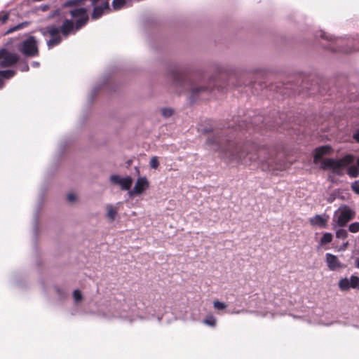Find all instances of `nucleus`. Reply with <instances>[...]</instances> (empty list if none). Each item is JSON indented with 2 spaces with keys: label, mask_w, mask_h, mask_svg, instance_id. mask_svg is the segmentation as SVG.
Segmentation results:
<instances>
[{
  "label": "nucleus",
  "mask_w": 359,
  "mask_h": 359,
  "mask_svg": "<svg viewBox=\"0 0 359 359\" xmlns=\"http://www.w3.org/2000/svg\"><path fill=\"white\" fill-rule=\"evenodd\" d=\"M4 86V81L1 77H0V88H1Z\"/></svg>",
  "instance_id": "nucleus-42"
},
{
  "label": "nucleus",
  "mask_w": 359,
  "mask_h": 359,
  "mask_svg": "<svg viewBox=\"0 0 359 359\" xmlns=\"http://www.w3.org/2000/svg\"><path fill=\"white\" fill-rule=\"evenodd\" d=\"M213 306L215 309L221 311L226 309L227 305L224 302L219 301H215L213 302Z\"/></svg>",
  "instance_id": "nucleus-31"
},
{
  "label": "nucleus",
  "mask_w": 359,
  "mask_h": 359,
  "mask_svg": "<svg viewBox=\"0 0 359 359\" xmlns=\"http://www.w3.org/2000/svg\"><path fill=\"white\" fill-rule=\"evenodd\" d=\"M87 0H67L65 1L61 6V8H57L52 11L51 16L55 17L60 15H65L66 14L70 15V11L74 9L84 8L88 17V22L89 21V15L88 10L85 7H82Z\"/></svg>",
  "instance_id": "nucleus-7"
},
{
  "label": "nucleus",
  "mask_w": 359,
  "mask_h": 359,
  "mask_svg": "<svg viewBox=\"0 0 359 359\" xmlns=\"http://www.w3.org/2000/svg\"><path fill=\"white\" fill-rule=\"evenodd\" d=\"M19 61L17 54L8 51L6 48L1 49V60L0 66L1 67H11Z\"/></svg>",
  "instance_id": "nucleus-11"
},
{
  "label": "nucleus",
  "mask_w": 359,
  "mask_h": 359,
  "mask_svg": "<svg viewBox=\"0 0 359 359\" xmlns=\"http://www.w3.org/2000/svg\"><path fill=\"white\" fill-rule=\"evenodd\" d=\"M149 186V182L145 177H140L137 179L135 185L130 194H141L143 191L147 189Z\"/></svg>",
  "instance_id": "nucleus-13"
},
{
  "label": "nucleus",
  "mask_w": 359,
  "mask_h": 359,
  "mask_svg": "<svg viewBox=\"0 0 359 359\" xmlns=\"http://www.w3.org/2000/svg\"><path fill=\"white\" fill-rule=\"evenodd\" d=\"M149 165L153 169H157L159 166V162L156 156H153L149 162Z\"/></svg>",
  "instance_id": "nucleus-32"
},
{
  "label": "nucleus",
  "mask_w": 359,
  "mask_h": 359,
  "mask_svg": "<svg viewBox=\"0 0 359 359\" xmlns=\"http://www.w3.org/2000/svg\"><path fill=\"white\" fill-rule=\"evenodd\" d=\"M339 287L341 290H348L350 289L349 280L346 278H342L339 282Z\"/></svg>",
  "instance_id": "nucleus-23"
},
{
  "label": "nucleus",
  "mask_w": 359,
  "mask_h": 359,
  "mask_svg": "<svg viewBox=\"0 0 359 359\" xmlns=\"http://www.w3.org/2000/svg\"><path fill=\"white\" fill-rule=\"evenodd\" d=\"M76 199V196L74 194L70 193L67 195V200L69 202H74Z\"/></svg>",
  "instance_id": "nucleus-36"
},
{
  "label": "nucleus",
  "mask_w": 359,
  "mask_h": 359,
  "mask_svg": "<svg viewBox=\"0 0 359 359\" xmlns=\"http://www.w3.org/2000/svg\"><path fill=\"white\" fill-rule=\"evenodd\" d=\"M161 115L165 118H169L172 116L174 110L172 108H162Z\"/></svg>",
  "instance_id": "nucleus-29"
},
{
  "label": "nucleus",
  "mask_w": 359,
  "mask_h": 359,
  "mask_svg": "<svg viewBox=\"0 0 359 359\" xmlns=\"http://www.w3.org/2000/svg\"><path fill=\"white\" fill-rule=\"evenodd\" d=\"M350 288L359 289V278L355 276H351L349 280Z\"/></svg>",
  "instance_id": "nucleus-22"
},
{
  "label": "nucleus",
  "mask_w": 359,
  "mask_h": 359,
  "mask_svg": "<svg viewBox=\"0 0 359 359\" xmlns=\"http://www.w3.org/2000/svg\"><path fill=\"white\" fill-rule=\"evenodd\" d=\"M32 65L34 67H38L39 66V62H33Z\"/></svg>",
  "instance_id": "nucleus-40"
},
{
  "label": "nucleus",
  "mask_w": 359,
  "mask_h": 359,
  "mask_svg": "<svg viewBox=\"0 0 359 359\" xmlns=\"http://www.w3.org/2000/svg\"><path fill=\"white\" fill-rule=\"evenodd\" d=\"M348 230L352 233H357L359 231V222H355L351 224L348 226Z\"/></svg>",
  "instance_id": "nucleus-34"
},
{
  "label": "nucleus",
  "mask_w": 359,
  "mask_h": 359,
  "mask_svg": "<svg viewBox=\"0 0 359 359\" xmlns=\"http://www.w3.org/2000/svg\"><path fill=\"white\" fill-rule=\"evenodd\" d=\"M357 165L359 167V158L357 160Z\"/></svg>",
  "instance_id": "nucleus-44"
},
{
  "label": "nucleus",
  "mask_w": 359,
  "mask_h": 359,
  "mask_svg": "<svg viewBox=\"0 0 359 359\" xmlns=\"http://www.w3.org/2000/svg\"><path fill=\"white\" fill-rule=\"evenodd\" d=\"M18 68L21 72H28L29 67L26 61H21L18 65Z\"/></svg>",
  "instance_id": "nucleus-33"
},
{
  "label": "nucleus",
  "mask_w": 359,
  "mask_h": 359,
  "mask_svg": "<svg viewBox=\"0 0 359 359\" xmlns=\"http://www.w3.org/2000/svg\"><path fill=\"white\" fill-rule=\"evenodd\" d=\"M20 53L28 57H36L39 55L37 41L34 36L25 39L18 48Z\"/></svg>",
  "instance_id": "nucleus-8"
},
{
  "label": "nucleus",
  "mask_w": 359,
  "mask_h": 359,
  "mask_svg": "<svg viewBox=\"0 0 359 359\" xmlns=\"http://www.w3.org/2000/svg\"><path fill=\"white\" fill-rule=\"evenodd\" d=\"M247 74H244L241 75V76L238 79L237 86H248L250 84H252L253 86L256 84V82H252V81H243V79H244Z\"/></svg>",
  "instance_id": "nucleus-28"
},
{
  "label": "nucleus",
  "mask_w": 359,
  "mask_h": 359,
  "mask_svg": "<svg viewBox=\"0 0 359 359\" xmlns=\"http://www.w3.org/2000/svg\"><path fill=\"white\" fill-rule=\"evenodd\" d=\"M355 217V212L348 206H344L339 210V212H335L334 221H336L337 225L341 227L345 226L346 224L353 219Z\"/></svg>",
  "instance_id": "nucleus-10"
},
{
  "label": "nucleus",
  "mask_w": 359,
  "mask_h": 359,
  "mask_svg": "<svg viewBox=\"0 0 359 359\" xmlns=\"http://www.w3.org/2000/svg\"><path fill=\"white\" fill-rule=\"evenodd\" d=\"M347 245H348V242H346V243H344L343 245L341 247V249L345 250L346 248Z\"/></svg>",
  "instance_id": "nucleus-41"
},
{
  "label": "nucleus",
  "mask_w": 359,
  "mask_h": 359,
  "mask_svg": "<svg viewBox=\"0 0 359 359\" xmlns=\"http://www.w3.org/2000/svg\"><path fill=\"white\" fill-rule=\"evenodd\" d=\"M70 15L72 18H65L59 27L55 25H50L39 29L43 36L48 35L51 36L46 42L48 49L53 48L62 42V38L60 34L67 38L70 34H75L88 24V17L84 8L72 10Z\"/></svg>",
  "instance_id": "nucleus-2"
},
{
  "label": "nucleus",
  "mask_w": 359,
  "mask_h": 359,
  "mask_svg": "<svg viewBox=\"0 0 359 359\" xmlns=\"http://www.w3.org/2000/svg\"><path fill=\"white\" fill-rule=\"evenodd\" d=\"M332 241V235L330 233H325L320 239L321 245H325L331 243Z\"/></svg>",
  "instance_id": "nucleus-26"
},
{
  "label": "nucleus",
  "mask_w": 359,
  "mask_h": 359,
  "mask_svg": "<svg viewBox=\"0 0 359 359\" xmlns=\"http://www.w3.org/2000/svg\"><path fill=\"white\" fill-rule=\"evenodd\" d=\"M91 6L93 7L90 14V18L93 20H97L102 17L105 13L111 11L109 1L110 0H90Z\"/></svg>",
  "instance_id": "nucleus-9"
},
{
  "label": "nucleus",
  "mask_w": 359,
  "mask_h": 359,
  "mask_svg": "<svg viewBox=\"0 0 359 359\" xmlns=\"http://www.w3.org/2000/svg\"><path fill=\"white\" fill-rule=\"evenodd\" d=\"M168 76L173 85L180 88V93L190 90L189 101L191 104L201 95L209 93L215 88L222 92L226 88V86L216 84L215 79H210L208 83L204 85L201 79H195L193 76L185 74L178 66L172 67L169 69Z\"/></svg>",
  "instance_id": "nucleus-3"
},
{
  "label": "nucleus",
  "mask_w": 359,
  "mask_h": 359,
  "mask_svg": "<svg viewBox=\"0 0 359 359\" xmlns=\"http://www.w3.org/2000/svg\"><path fill=\"white\" fill-rule=\"evenodd\" d=\"M50 8V6L48 4H43L40 6V9L42 11H47Z\"/></svg>",
  "instance_id": "nucleus-39"
},
{
  "label": "nucleus",
  "mask_w": 359,
  "mask_h": 359,
  "mask_svg": "<svg viewBox=\"0 0 359 359\" xmlns=\"http://www.w3.org/2000/svg\"><path fill=\"white\" fill-rule=\"evenodd\" d=\"M128 0H113L111 3L114 11L122 9L126 4Z\"/></svg>",
  "instance_id": "nucleus-18"
},
{
  "label": "nucleus",
  "mask_w": 359,
  "mask_h": 359,
  "mask_svg": "<svg viewBox=\"0 0 359 359\" xmlns=\"http://www.w3.org/2000/svg\"><path fill=\"white\" fill-rule=\"evenodd\" d=\"M320 38L327 41V44H323V48L332 52H343L345 53H351L353 51L359 50V47H354L351 50L344 48L342 46L344 41L341 39L333 38L332 36L324 32H320Z\"/></svg>",
  "instance_id": "nucleus-6"
},
{
  "label": "nucleus",
  "mask_w": 359,
  "mask_h": 359,
  "mask_svg": "<svg viewBox=\"0 0 359 359\" xmlns=\"http://www.w3.org/2000/svg\"><path fill=\"white\" fill-rule=\"evenodd\" d=\"M229 128L230 126L210 135L206 140V145L219 153L220 158L227 162L237 161L245 165L258 162L262 170L276 168L273 149L258 147L250 142L239 144L228 135Z\"/></svg>",
  "instance_id": "nucleus-1"
},
{
  "label": "nucleus",
  "mask_w": 359,
  "mask_h": 359,
  "mask_svg": "<svg viewBox=\"0 0 359 359\" xmlns=\"http://www.w3.org/2000/svg\"><path fill=\"white\" fill-rule=\"evenodd\" d=\"M311 225L325 228L327 226V219L323 217L320 215H316L309 219Z\"/></svg>",
  "instance_id": "nucleus-16"
},
{
  "label": "nucleus",
  "mask_w": 359,
  "mask_h": 359,
  "mask_svg": "<svg viewBox=\"0 0 359 359\" xmlns=\"http://www.w3.org/2000/svg\"><path fill=\"white\" fill-rule=\"evenodd\" d=\"M15 74V71L11 69L0 70V76L2 79H9L13 77Z\"/></svg>",
  "instance_id": "nucleus-21"
},
{
  "label": "nucleus",
  "mask_w": 359,
  "mask_h": 359,
  "mask_svg": "<svg viewBox=\"0 0 359 359\" xmlns=\"http://www.w3.org/2000/svg\"><path fill=\"white\" fill-rule=\"evenodd\" d=\"M332 147L330 145H324L318 147L315 149L313 154V161L315 163H318L323 160V157L325 155L329 154L332 151Z\"/></svg>",
  "instance_id": "nucleus-14"
},
{
  "label": "nucleus",
  "mask_w": 359,
  "mask_h": 359,
  "mask_svg": "<svg viewBox=\"0 0 359 359\" xmlns=\"http://www.w3.org/2000/svg\"><path fill=\"white\" fill-rule=\"evenodd\" d=\"M348 236L346 230L344 229H339L336 231V237L340 239H346Z\"/></svg>",
  "instance_id": "nucleus-30"
},
{
  "label": "nucleus",
  "mask_w": 359,
  "mask_h": 359,
  "mask_svg": "<svg viewBox=\"0 0 359 359\" xmlns=\"http://www.w3.org/2000/svg\"><path fill=\"white\" fill-rule=\"evenodd\" d=\"M354 161L352 154H346L340 159L328 158L321 161L320 168L323 170H332L335 174H339V170L351 164Z\"/></svg>",
  "instance_id": "nucleus-4"
},
{
  "label": "nucleus",
  "mask_w": 359,
  "mask_h": 359,
  "mask_svg": "<svg viewBox=\"0 0 359 359\" xmlns=\"http://www.w3.org/2000/svg\"><path fill=\"white\" fill-rule=\"evenodd\" d=\"M325 257L327 265L330 270L334 271L337 269L341 267V264L337 256L330 253H327Z\"/></svg>",
  "instance_id": "nucleus-15"
},
{
  "label": "nucleus",
  "mask_w": 359,
  "mask_h": 359,
  "mask_svg": "<svg viewBox=\"0 0 359 359\" xmlns=\"http://www.w3.org/2000/svg\"><path fill=\"white\" fill-rule=\"evenodd\" d=\"M353 138L359 143V128H358L353 135Z\"/></svg>",
  "instance_id": "nucleus-38"
},
{
  "label": "nucleus",
  "mask_w": 359,
  "mask_h": 359,
  "mask_svg": "<svg viewBox=\"0 0 359 359\" xmlns=\"http://www.w3.org/2000/svg\"><path fill=\"white\" fill-rule=\"evenodd\" d=\"M336 199V194H331L327 198V201L330 203H332Z\"/></svg>",
  "instance_id": "nucleus-37"
},
{
  "label": "nucleus",
  "mask_w": 359,
  "mask_h": 359,
  "mask_svg": "<svg viewBox=\"0 0 359 359\" xmlns=\"http://www.w3.org/2000/svg\"><path fill=\"white\" fill-rule=\"evenodd\" d=\"M10 17V12L6 11H0V24L4 25L7 22Z\"/></svg>",
  "instance_id": "nucleus-24"
},
{
  "label": "nucleus",
  "mask_w": 359,
  "mask_h": 359,
  "mask_svg": "<svg viewBox=\"0 0 359 359\" xmlns=\"http://www.w3.org/2000/svg\"><path fill=\"white\" fill-rule=\"evenodd\" d=\"M351 189L356 194L359 195V180H355L351 184Z\"/></svg>",
  "instance_id": "nucleus-35"
},
{
  "label": "nucleus",
  "mask_w": 359,
  "mask_h": 359,
  "mask_svg": "<svg viewBox=\"0 0 359 359\" xmlns=\"http://www.w3.org/2000/svg\"><path fill=\"white\" fill-rule=\"evenodd\" d=\"M107 217L110 219L111 222L115 219V217L117 215V210L115 209L111 205H107Z\"/></svg>",
  "instance_id": "nucleus-19"
},
{
  "label": "nucleus",
  "mask_w": 359,
  "mask_h": 359,
  "mask_svg": "<svg viewBox=\"0 0 359 359\" xmlns=\"http://www.w3.org/2000/svg\"><path fill=\"white\" fill-rule=\"evenodd\" d=\"M72 294L74 301L76 304H78L83 300V295L79 289L74 290Z\"/></svg>",
  "instance_id": "nucleus-27"
},
{
  "label": "nucleus",
  "mask_w": 359,
  "mask_h": 359,
  "mask_svg": "<svg viewBox=\"0 0 359 359\" xmlns=\"http://www.w3.org/2000/svg\"><path fill=\"white\" fill-rule=\"evenodd\" d=\"M110 182L115 185H119L123 190H129L133 184V179L130 176L121 177L118 175H111Z\"/></svg>",
  "instance_id": "nucleus-12"
},
{
  "label": "nucleus",
  "mask_w": 359,
  "mask_h": 359,
  "mask_svg": "<svg viewBox=\"0 0 359 359\" xmlns=\"http://www.w3.org/2000/svg\"><path fill=\"white\" fill-rule=\"evenodd\" d=\"M347 174L351 177H357L359 175V170L355 165H351L348 168Z\"/></svg>",
  "instance_id": "nucleus-25"
},
{
  "label": "nucleus",
  "mask_w": 359,
  "mask_h": 359,
  "mask_svg": "<svg viewBox=\"0 0 359 359\" xmlns=\"http://www.w3.org/2000/svg\"><path fill=\"white\" fill-rule=\"evenodd\" d=\"M231 126L233 128L236 127L240 130L248 129L250 127L257 130L262 128L271 130L276 128L275 124L271 123L267 118L263 117L259 114L254 116L250 123H248L246 120H242L236 126L232 125Z\"/></svg>",
  "instance_id": "nucleus-5"
},
{
  "label": "nucleus",
  "mask_w": 359,
  "mask_h": 359,
  "mask_svg": "<svg viewBox=\"0 0 359 359\" xmlns=\"http://www.w3.org/2000/svg\"><path fill=\"white\" fill-rule=\"evenodd\" d=\"M355 266L359 269V258L355 260Z\"/></svg>",
  "instance_id": "nucleus-43"
},
{
  "label": "nucleus",
  "mask_w": 359,
  "mask_h": 359,
  "mask_svg": "<svg viewBox=\"0 0 359 359\" xmlns=\"http://www.w3.org/2000/svg\"><path fill=\"white\" fill-rule=\"evenodd\" d=\"M29 25L28 22H23L22 23H20L15 26H13L11 28H9L6 32L5 34H11L15 31L20 30L25 27H26Z\"/></svg>",
  "instance_id": "nucleus-20"
},
{
  "label": "nucleus",
  "mask_w": 359,
  "mask_h": 359,
  "mask_svg": "<svg viewBox=\"0 0 359 359\" xmlns=\"http://www.w3.org/2000/svg\"><path fill=\"white\" fill-rule=\"evenodd\" d=\"M203 323L208 326L215 327L217 325V319L213 315L210 314V315H208L203 319Z\"/></svg>",
  "instance_id": "nucleus-17"
}]
</instances>
